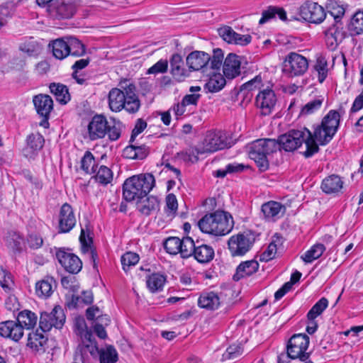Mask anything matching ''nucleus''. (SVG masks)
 Instances as JSON below:
<instances>
[{"label": "nucleus", "mask_w": 363, "mask_h": 363, "mask_svg": "<svg viewBox=\"0 0 363 363\" xmlns=\"http://www.w3.org/2000/svg\"><path fill=\"white\" fill-rule=\"evenodd\" d=\"M55 257L57 259L59 264L65 269L66 272H68V253L66 251V248L60 247L55 248Z\"/></svg>", "instance_id": "13d9d810"}, {"label": "nucleus", "mask_w": 363, "mask_h": 363, "mask_svg": "<svg viewBox=\"0 0 363 363\" xmlns=\"http://www.w3.org/2000/svg\"><path fill=\"white\" fill-rule=\"evenodd\" d=\"M258 268L259 263L256 260L252 259L243 262L238 266L233 279L238 281L244 277L251 276L258 270Z\"/></svg>", "instance_id": "bb28decb"}, {"label": "nucleus", "mask_w": 363, "mask_h": 363, "mask_svg": "<svg viewBox=\"0 0 363 363\" xmlns=\"http://www.w3.org/2000/svg\"><path fill=\"white\" fill-rule=\"evenodd\" d=\"M49 88L57 102L62 105L67 104L66 95L68 94V87L66 85L52 82L50 84Z\"/></svg>", "instance_id": "f704fd0d"}, {"label": "nucleus", "mask_w": 363, "mask_h": 363, "mask_svg": "<svg viewBox=\"0 0 363 363\" xmlns=\"http://www.w3.org/2000/svg\"><path fill=\"white\" fill-rule=\"evenodd\" d=\"M90 62V58H82L77 60L72 66V69L74 70V75L76 76L77 70H83L86 68Z\"/></svg>", "instance_id": "774afa93"}, {"label": "nucleus", "mask_w": 363, "mask_h": 363, "mask_svg": "<svg viewBox=\"0 0 363 363\" xmlns=\"http://www.w3.org/2000/svg\"><path fill=\"white\" fill-rule=\"evenodd\" d=\"M223 57V52L220 48L214 49L211 57L203 51L195 50L187 55L186 63L189 72L201 70L205 73L208 70H220Z\"/></svg>", "instance_id": "39448f33"}, {"label": "nucleus", "mask_w": 363, "mask_h": 363, "mask_svg": "<svg viewBox=\"0 0 363 363\" xmlns=\"http://www.w3.org/2000/svg\"><path fill=\"white\" fill-rule=\"evenodd\" d=\"M155 186L152 174L133 175L126 179L123 184V197L128 202L145 197Z\"/></svg>", "instance_id": "7ed1b4c3"}, {"label": "nucleus", "mask_w": 363, "mask_h": 363, "mask_svg": "<svg viewBox=\"0 0 363 363\" xmlns=\"http://www.w3.org/2000/svg\"><path fill=\"white\" fill-rule=\"evenodd\" d=\"M262 77L259 75L256 76L252 79L242 84L240 87V92L245 94V91H250L255 89H259L262 85Z\"/></svg>", "instance_id": "6e6d98bb"}, {"label": "nucleus", "mask_w": 363, "mask_h": 363, "mask_svg": "<svg viewBox=\"0 0 363 363\" xmlns=\"http://www.w3.org/2000/svg\"><path fill=\"white\" fill-rule=\"evenodd\" d=\"M330 14L333 17L334 22L341 21V18L344 16L345 9L343 6H340L335 4H331L330 5Z\"/></svg>", "instance_id": "bf43d9fd"}, {"label": "nucleus", "mask_w": 363, "mask_h": 363, "mask_svg": "<svg viewBox=\"0 0 363 363\" xmlns=\"http://www.w3.org/2000/svg\"><path fill=\"white\" fill-rule=\"evenodd\" d=\"M7 243L14 252H21L23 250L24 240L21 235L17 232L9 233Z\"/></svg>", "instance_id": "c03bdc74"}, {"label": "nucleus", "mask_w": 363, "mask_h": 363, "mask_svg": "<svg viewBox=\"0 0 363 363\" xmlns=\"http://www.w3.org/2000/svg\"><path fill=\"white\" fill-rule=\"evenodd\" d=\"M277 250V244L269 243L267 250L260 255V260L268 262L272 259Z\"/></svg>", "instance_id": "e2e57ef3"}, {"label": "nucleus", "mask_w": 363, "mask_h": 363, "mask_svg": "<svg viewBox=\"0 0 363 363\" xmlns=\"http://www.w3.org/2000/svg\"><path fill=\"white\" fill-rule=\"evenodd\" d=\"M328 306V299L325 297L321 298L308 312V320L315 319L318 315L322 314V313L327 308Z\"/></svg>", "instance_id": "a18cd8bd"}, {"label": "nucleus", "mask_w": 363, "mask_h": 363, "mask_svg": "<svg viewBox=\"0 0 363 363\" xmlns=\"http://www.w3.org/2000/svg\"><path fill=\"white\" fill-rule=\"evenodd\" d=\"M160 202L157 197L150 196L147 199L138 204V211L145 216L150 215L152 212L159 208Z\"/></svg>", "instance_id": "4c0bfd02"}, {"label": "nucleus", "mask_w": 363, "mask_h": 363, "mask_svg": "<svg viewBox=\"0 0 363 363\" xmlns=\"http://www.w3.org/2000/svg\"><path fill=\"white\" fill-rule=\"evenodd\" d=\"M168 69V61L167 60H160L155 65L150 67L147 71V74H157L165 73Z\"/></svg>", "instance_id": "5fc2aeb1"}, {"label": "nucleus", "mask_w": 363, "mask_h": 363, "mask_svg": "<svg viewBox=\"0 0 363 363\" xmlns=\"http://www.w3.org/2000/svg\"><path fill=\"white\" fill-rule=\"evenodd\" d=\"M108 121L103 115H95L88 125L89 135L91 140L103 138L107 132Z\"/></svg>", "instance_id": "a211bd4d"}, {"label": "nucleus", "mask_w": 363, "mask_h": 363, "mask_svg": "<svg viewBox=\"0 0 363 363\" xmlns=\"http://www.w3.org/2000/svg\"><path fill=\"white\" fill-rule=\"evenodd\" d=\"M222 303L221 296L213 291L202 293L198 300L199 306L208 310H216Z\"/></svg>", "instance_id": "a878e982"}, {"label": "nucleus", "mask_w": 363, "mask_h": 363, "mask_svg": "<svg viewBox=\"0 0 363 363\" xmlns=\"http://www.w3.org/2000/svg\"><path fill=\"white\" fill-rule=\"evenodd\" d=\"M85 52L84 44L77 38L69 35V55L78 57L83 56Z\"/></svg>", "instance_id": "37998d69"}, {"label": "nucleus", "mask_w": 363, "mask_h": 363, "mask_svg": "<svg viewBox=\"0 0 363 363\" xmlns=\"http://www.w3.org/2000/svg\"><path fill=\"white\" fill-rule=\"evenodd\" d=\"M198 226L204 233L223 236L232 230L233 221L232 216L227 212L217 211L202 217L198 223Z\"/></svg>", "instance_id": "20e7f679"}, {"label": "nucleus", "mask_w": 363, "mask_h": 363, "mask_svg": "<svg viewBox=\"0 0 363 363\" xmlns=\"http://www.w3.org/2000/svg\"><path fill=\"white\" fill-rule=\"evenodd\" d=\"M277 142L279 144V150L282 148L287 152L294 151L304 143L306 150L303 152V155L306 158L312 157L319 150L318 145L313 138L312 133L306 128L291 130L281 135Z\"/></svg>", "instance_id": "f257e3e1"}, {"label": "nucleus", "mask_w": 363, "mask_h": 363, "mask_svg": "<svg viewBox=\"0 0 363 363\" xmlns=\"http://www.w3.org/2000/svg\"><path fill=\"white\" fill-rule=\"evenodd\" d=\"M192 245L190 257L193 255L199 262L208 263L213 259L215 252L211 246L201 244L199 241L194 242L193 240Z\"/></svg>", "instance_id": "412c9836"}, {"label": "nucleus", "mask_w": 363, "mask_h": 363, "mask_svg": "<svg viewBox=\"0 0 363 363\" xmlns=\"http://www.w3.org/2000/svg\"><path fill=\"white\" fill-rule=\"evenodd\" d=\"M255 241V235L250 231H245L231 236L228 245L233 257L243 256L252 248Z\"/></svg>", "instance_id": "9d476101"}, {"label": "nucleus", "mask_w": 363, "mask_h": 363, "mask_svg": "<svg viewBox=\"0 0 363 363\" xmlns=\"http://www.w3.org/2000/svg\"><path fill=\"white\" fill-rule=\"evenodd\" d=\"M49 47L52 48V55L56 59L62 60L68 56V44L63 38L53 40Z\"/></svg>", "instance_id": "72a5a7b5"}, {"label": "nucleus", "mask_w": 363, "mask_h": 363, "mask_svg": "<svg viewBox=\"0 0 363 363\" xmlns=\"http://www.w3.org/2000/svg\"><path fill=\"white\" fill-rule=\"evenodd\" d=\"M328 47L333 50L345 38L347 33L341 21H336L324 30Z\"/></svg>", "instance_id": "dca6fc26"}, {"label": "nucleus", "mask_w": 363, "mask_h": 363, "mask_svg": "<svg viewBox=\"0 0 363 363\" xmlns=\"http://www.w3.org/2000/svg\"><path fill=\"white\" fill-rule=\"evenodd\" d=\"M201 88L199 86H192L189 88V91L191 92L190 94H186L183 99V104L188 105H196L199 99L201 97V94L199 92Z\"/></svg>", "instance_id": "3c124183"}, {"label": "nucleus", "mask_w": 363, "mask_h": 363, "mask_svg": "<svg viewBox=\"0 0 363 363\" xmlns=\"http://www.w3.org/2000/svg\"><path fill=\"white\" fill-rule=\"evenodd\" d=\"M38 320V316L30 311L24 310L20 312L17 317V321L28 329L33 328Z\"/></svg>", "instance_id": "58836bf2"}, {"label": "nucleus", "mask_w": 363, "mask_h": 363, "mask_svg": "<svg viewBox=\"0 0 363 363\" xmlns=\"http://www.w3.org/2000/svg\"><path fill=\"white\" fill-rule=\"evenodd\" d=\"M14 325V321L9 320L0 323V335L4 337H9L11 335V328Z\"/></svg>", "instance_id": "338daca9"}, {"label": "nucleus", "mask_w": 363, "mask_h": 363, "mask_svg": "<svg viewBox=\"0 0 363 363\" xmlns=\"http://www.w3.org/2000/svg\"><path fill=\"white\" fill-rule=\"evenodd\" d=\"M165 282L166 277L159 273L152 274L146 281L147 288L152 293L162 291Z\"/></svg>", "instance_id": "c9c22d12"}, {"label": "nucleus", "mask_w": 363, "mask_h": 363, "mask_svg": "<svg viewBox=\"0 0 363 363\" xmlns=\"http://www.w3.org/2000/svg\"><path fill=\"white\" fill-rule=\"evenodd\" d=\"M348 30L352 35H360L363 33V11L356 12L348 24Z\"/></svg>", "instance_id": "e433bc0d"}, {"label": "nucleus", "mask_w": 363, "mask_h": 363, "mask_svg": "<svg viewBox=\"0 0 363 363\" xmlns=\"http://www.w3.org/2000/svg\"><path fill=\"white\" fill-rule=\"evenodd\" d=\"M26 242L30 249L36 250L43 245V240L40 235L33 233L28 235Z\"/></svg>", "instance_id": "4d7b16f0"}, {"label": "nucleus", "mask_w": 363, "mask_h": 363, "mask_svg": "<svg viewBox=\"0 0 363 363\" xmlns=\"http://www.w3.org/2000/svg\"><path fill=\"white\" fill-rule=\"evenodd\" d=\"M44 143L45 140L41 134L38 133L30 134L26 139L27 145L24 150L25 155L28 157L38 152L43 148Z\"/></svg>", "instance_id": "c85d7f7f"}, {"label": "nucleus", "mask_w": 363, "mask_h": 363, "mask_svg": "<svg viewBox=\"0 0 363 363\" xmlns=\"http://www.w3.org/2000/svg\"><path fill=\"white\" fill-rule=\"evenodd\" d=\"M308 68V60L296 52H290L284 61V71L291 76L302 75Z\"/></svg>", "instance_id": "ddd939ff"}, {"label": "nucleus", "mask_w": 363, "mask_h": 363, "mask_svg": "<svg viewBox=\"0 0 363 363\" xmlns=\"http://www.w3.org/2000/svg\"><path fill=\"white\" fill-rule=\"evenodd\" d=\"M243 348L240 344L228 347L223 354V360L234 359L242 355Z\"/></svg>", "instance_id": "864d4df0"}, {"label": "nucleus", "mask_w": 363, "mask_h": 363, "mask_svg": "<svg viewBox=\"0 0 363 363\" xmlns=\"http://www.w3.org/2000/svg\"><path fill=\"white\" fill-rule=\"evenodd\" d=\"M310 338L306 334H295L288 341L286 350L292 359H299L303 363H306L310 359V352L306 350L308 348Z\"/></svg>", "instance_id": "1a4fd4ad"}, {"label": "nucleus", "mask_w": 363, "mask_h": 363, "mask_svg": "<svg viewBox=\"0 0 363 363\" xmlns=\"http://www.w3.org/2000/svg\"><path fill=\"white\" fill-rule=\"evenodd\" d=\"M279 150V144L274 139H259L252 142L249 147V157L256 163L261 172L269 167L268 156Z\"/></svg>", "instance_id": "6e6552de"}, {"label": "nucleus", "mask_w": 363, "mask_h": 363, "mask_svg": "<svg viewBox=\"0 0 363 363\" xmlns=\"http://www.w3.org/2000/svg\"><path fill=\"white\" fill-rule=\"evenodd\" d=\"M335 133L330 131L328 128L322 126V123L318 125L312 134L314 140L318 142L320 145H325L329 143L333 138Z\"/></svg>", "instance_id": "2f4dec72"}, {"label": "nucleus", "mask_w": 363, "mask_h": 363, "mask_svg": "<svg viewBox=\"0 0 363 363\" xmlns=\"http://www.w3.org/2000/svg\"><path fill=\"white\" fill-rule=\"evenodd\" d=\"M56 287V283L51 277L38 281L35 284V293L38 296L43 298L50 297Z\"/></svg>", "instance_id": "cd10ccee"}, {"label": "nucleus", "mask_w": 363, "mask_h": 363, "mask_svg": "<svg viewBox=\"0 0 363 363\" xmlns=\"http://www.w3.org/2000/svg\"><path fill=\"white\" fill-rule=\"evenodd\" d=\"M343 186V182L341 178L335 174H332L324 179L321 184L323 191L326 194L339 192Z\"/></svg>", "instance_id": "7c9ffc66"}, {"label": "nucleus", "mask_w": 363, "mask_h": 363, "mask_svg": "<svg viewBox=\"0 0 363 363\" xmlns=\"http://www.w3.org/2000/svg\"><path fill=\"white\" fill-rule=\"evenodd\" d=\"M147 127V123L143 119H138L132 131L130 142H133L135 138L141 133Z\"/></svg>", "instance_id": "69168bd1"}, {"label": "nucleus", "mask_w": 363, "mask_h": 363, "mask_svg": "<svg viewBox=\"0 0 363 363\" xmlns=\"http://www.w3.org/2000/svg\"><path fill=\"white\" fill-rule=\"evenodd\" d=\"M139 255L135 252H128L121 257L123 269L127 272L130 267L135 265L139 261Z\"/></svg>", "instance_id": "8fccbe9b"}, {"label": "nucleus", "mask_w": 363, "mask_h": 363, "mask_svg": "<svg viewBox=\"0 0 363 363\" xmlns=\"http://www.w3.org/2000/svg\"><path fill=\"white\" fill-rule=\"evenodd\" d=\"M66 320V315L60 306H55L51 312L40 313L39 327L43 332H48L52 328L60 329Z\"/></svg>", "instance_id": "9b49d317"}, {"label": "nucleus", "mask_w": 363, "mask_h": 363, "mask_svg": "<svg viewBox=\"0 0 363 363\" xmlns=\"http://www.w3.org/2000/svg\"><path fill=\"white\" fill-rule=\"evenodd\" d=\"M277 101V96L272 89H264L257 95L255 104L257 107L260 109L261 113L267 116L272 112Z\"/></svg>", "instance_id": "f3484780"}, {"label": "nucleus", "mask_w": 363, "mask_h": 363, "mask_svg": "<svg viewBox=\"0 0 363 363\" xmlns=\"http://www.w3.org/2000/svg\"><path fill=\"white\" fill-rule=\"evenodd\" d=\"M340 120V113L335 110H330L322 119V126H325L330 131L336 133L339 128Z\"/></svg>", "instance_id": "473e14b6"}, {"label": "nucleus", "mask_w": 363, "mask_h": 363, "mask_svg": "<svg viewBox=\"0 0 363 363\" xmlns=\"http://www.w3.org/2000/svg\"><path fill=\"white\" fill-rule=\"evenodd\" d=\"M45 333L40 330V328L29 333L27 346L33 352L44 353L48 348V337L44 334Z\"/></svg>", "instance_id": "aec40b11"}, {"label": "nucleus", "mask_w": 363, "mask_h": 363, "mask_svg": "<svg viewBox=\"0 0 363 363\" xmlns=\"http://www.w3.org/2000/svg\"><path fill=\"white\" fill-rule=\"evenodd\" d=\"M82 268L81 259L72 253H69V274H77Z\"/></svg>", "instance_id": "052dcab7"}, {"label": "nucleus", "mask_w": 363, "mask_h": 363, "mask_svg": "<svg viewBox=\"0 0 363 363\" xmlns=\"http://www.w3.org/2000/svg\"><path fill=\"white\" fill-rule=\"evenodd\" d=\"M192 247V238L190 237L182 240L177 237H169L164 242V247L167 253L173 255L179 253L182 258L190 257Z\"/></svg>", "instance_id": "f8f14e48"}, {"label": "nucleus", "mask_w": 363, "mask_h": 363, "mask_svg": "<svg viewBox=\"0 0 363 363\" xmlns=\"http://www.w3.org/2000/svg\"><path fill=\"white\" fill-rule=\"evenodd\" d=\"M170 73L177 82H183L189 76V71L184 67L182 57L178 54H173L169 59Z\"/></svg>", "instance_id": "4be33fe9"}, {"label": "nucleus", "mask_w": 363, "mask_h": 363, "mask_svg": "<svg viewBox=\"0 0 363 363\" xmlns=\"http://www.w3.org/2000/svg\"><path fill=\"white\" fill-rule=\"evenodd\" d=\"M33 102L38 114L43 118L40 125L48 128L50 114L53 109V101L47 94H38L33 97Z\"/></svg>", "instance_id": "4468645a"}, {"label": "nucleus", "mask_w": 363, "mask_h": 363, "mask_svg": "<svg viewBox=\"0 0 363 363\" xmlns=\"http://www.w3.org/2000/svg\"><path fill=\"white\" fill-rule=\"evenodd\" d=\"M178 208V203L176 196L174 194H169L166 196L165 213L169 217H173L176 215Z\"/></svg>", "instance_id": "09e8293b"}, {"label": "nucleus", "mask_w": 363, "mask_h": 363, "mask_svg": "<svg viewBox=\"0 0 363 363\" xmlns=\"http://www.w3.org/2000/svg\"><path fill=\"white\" fill-rule=\"evenodd\" d=\"M228 147L227 137L220 130L206 132L203 142L195 147L189 150V160L192 162L199 160V155L214 152Z\"/></svg>", "instance_id": "423d86ee"}, {"label": "nucleus", "mask_w": 363, "mask_h": 363, "mask_svg": "<svg viewBox=\"0 0 363 363\" xmlns=\"http://www.w3.org/2000/svg\"><path fill=\"white\" fill-rule=\"evenodd\" d=\"M81 168L86 174H93L96 171V164L94 155L89 151H86L81 160Z\"/></svg>", "instance_id": "79ce46f5"}, {"label": "nucleus", "mask_w": 363, "mask_h": 363, "mask_svg": "<svg viewBox=\"0 0 363 363\" xmlns=\"http://www.w3.org/2000/svg\"><path fill=\"white\" fill-rule=\"evenodd\" d=\"M262 211L268 220L274 221L284 215L286 207L279 202L272 201L262 206Z\"/></svg>", "instance_id": "393cba45"}, {"label": "nucleus", "mask_w": 363, "mask_h": 363, "mask_svg": "<svg viewBox=\"0 0 363 363\" xmlns=\"http://www.w3.org/2000/svg\"><path fill=\"white\" fill-rule=\"evenodd\" d=\"M300 14L305 21L313 23H320L326 17L323 7L312 1H306L301 6Z\"/></svg>", "instance_id": "2eb2a0df"}, {"label": "nucleus", "mask_w": 363, "mask_h": 363, "mask_svg": "<svg viewBox=\"0 0 363 363\" xmlns=\"http://www.w3.org/2000/svg\"><path fill=\"white\" fill-rule=\"evenodd\" d=\"M324 99L323 96H318L307 102L302 108L300 116H308L313 114L320 109Z\"/></svg>", "instance_id": "ea45409f"}, {"label": "nucleus", "mask_w": 363, "mask_h": 363, "mask_svg": "<svg viewBox=\"0 0 363 363\" xmlns=\"http://www.w3.org/2000/svg\"><path fill=\"white\" fill-rule=\"evenodd\" d=\"M314 69L318 73V79L320 83H323L328 76V63L325 58H318L314 66Z\"/></svg>", "instance_id": "de8ad7c7"}, {"label": "nucleus", "mask_w": 363, "mask_h": 363, "mask_svg": "<svg viewBox=\"0 0 363 363\" xmlns=\"http://www.w3.org/2000/svg\"><path fill=\"white\" fill-rule=\"evenodd\" d=\"M11 329L10 338L16 342L18 341L23 335V327L19 323L14 322V325Z\"/></svg>", "instance_id": "0e129e2a"}, {"label": "nucleus", "mask_w": 363, "mask_h": 363, "mask_svg": "<svg viewBox=\"0 0 363 363\" xmlns=\"http://www.w3.org/2000/svg\"><path fill=\"white\" fill-rule=\"evenodd\" d=\"M124 90L113 88L108 96V106L113 112L125 109L129 113H135L140 107V102L135 94V86L133 84L121 86Z\"/></svg>", "instance_id": "f03ea898"}, {"label": "nucleus", "mask_w": 363, "mask_h": 363, "mask_svg": "<svg viewBox=\"0 0 363 363\" xmlns=\"http://www.w3.org/2000/svg\"><path fill=\"white\" fill-rule=\"evenodd\" d=\"M96 180L104 185H106L113 179V172L108 167L101 166L95 176Z\"/></svg>", "instance_id": "49530a36"}, {"label": "nucleus", "mask_w": 363, "mask_h": 363, "mask_svg": "<svg viewBox=\"0 0 363 363\" xmlns=\"http://www.w3.org/2000/svg\"><path fill=\"white\" fill-rule=\"evenodd\" d=\"M82 344L77 347V351L80 352V358L83 359V353L86 350L90 354L96 357L99 355L100 363H116L118 361V354L115 348L109 345L106 350H100L98 344L92 334L91 331H86L84 335H82Z\"/></svg>", "instance_id": "0eeeda50"}, {"label": "nucleus", "mask_w": 363, "mask_h": 363, "mask_svg": "<svg viewBox=\"0 0 363 363\" xmlns=\"http://www.w3.org/2000/svg\"><path fill=\"white\" fill-rule=\"evenodd\" d=\"M219 70H208L205 72L207 75L211 76L205 86L210 92H217L222 89L225 85V79L224 77L217 73Z\"/></svg>", "instance_id": "c756f323"}, {"label": "nucleus", "mask_w": 363, "mask_h": 363, "mask_svg": "<svg viewBox=\"0 0 363 363\" xmlns=\"http://www.w3.org/2000/svg\"><path fill=\"white\" fill-rule=\"evenodd\" d=\"M121 123L119 122L115 123L113 125H109L107 128L106 134L111 140H117L121 136Z\"/></svg>", "instance_id": "680f3d73"}, {"label": "nucleus", "mask_w": 363, "mask_h": 363, "mask_svg": "<svg viewBox=\"0 0 363 363\" xmlns=\"http://www.w3.org/2000/svg\"><path fill=\"white\" fill-rule=\"evenodd\" d=\"M219 35L228 43L239 45H247L251 40L250 35H240L237 33L231 27L225 26L218 30Z\"/></svg>", "instance_id": "6ab92c4d"}, {"label": "nucleus", "mask_w": 363, "mask_h": 363, "mask_svg": "<svg viewBox=\"0 0 363 363\" xmlns=\"http://www.w3.org/2000/svg\"><path fill=\"white\" fill-rule=\"evenodd\" d=\"M68 210V203H65L60 209L59 224H58V232L67 233L68 232V216H67V211Z\"/></svg>", "instance_id": "603ef678"}, {"label": "nucleus", "mask_w": 363, "mask_h": 363, "mask_svg": "<svg viewBox=\"0 0 363 363\" xmlns=\"http://www.w3.org/2000/svg\"><path fill=\"white\" fill-rule=\"evenodd\" d=\"M241 62L240 57L234 53L228 55L223 65L224 76L229 79L235 78L240 74Z\"/></svg>", "instance_id": "5701e85b"}, {"label": "nucleus", "mask_w": 363, "mask_h": 363, "mask_svg": "<svg viewBox=\"0 0 363 363\" xmlns=\"http://www.w3.org/2000/svg\"><path fill=\"white\" fill-rule=\"evenodd\" d=\"M79 289L78 284L69 285V291H72L71 301L69 306H73L75 308L84 307L85 305H89L93 302V294L91 291H83L82 295L76 294L75 293Z\"/></svg>", "instance_id": "b1692460"}, {"label": "nucleus", "mask_w": 363, "mask_h": 363, "mask_svg": "<svg viewBox=\"0 0 363 363\" xmlns=\"http://www.w3.org/2000/svg\"><path fill=\"white\" fill-rule=\"evenodd\" d=\"M325 250V247L323 244H315L301 256V259L306 263H311L319 258L323 255Z\"/></svg>", "instance_id": "a19ab883"}]
</instances>
